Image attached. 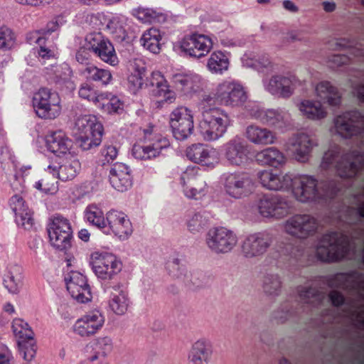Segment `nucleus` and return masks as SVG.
Segmentation results:
<instances>
[{"instance_id": "nucleus-49", "label": "nucleus", "mask_w": 364, "mask_h": 364, "mask_svg": "<svg viewBox=\"0 0 364 364\" xmlns=\"http://www.w3.org/2000/svg\"><path fill=\"white\" fill-rule=\"evenodd\" d=\"M92 347L95 354L87 358L90 363L97 361L100 357L105 358L112 350V341L108 336L99 337L92 341Z\"/></svg>"}, {"instance_id": "nucleus-33", "label": "nucleus", "mask_w": 364, "mask_h": 364, "mask_svg": "<svg viewBox=\"0 0 364 364\" xmlns=\"http://www.w3.org/2000/svg\"><path fill=\"white\" fill-rule=\"evenodd\" d=\"M213 355V348L210 343L205 339L196 341L188 353L190 364L208 363Z\"/></svg>"}, {"instance_id": "nucleus-3", "label": "nucleus", "mask_w": 364, "mask_h": 364, "mask_svg": "<svg viewBox=\"0 0 364 364\" xmlns=\"http://www.w3.org/2000/svg\"><path fill=\"white\" fill-rule=\"evenodd\" d=\"M350 247V240L346 235L331 231L321 237L316 247V255L321 262H340L348 256Z\"/></svg>"}, {"instance_id": "nucleus-42", "label": "nucleus", "mask_w": 364, "mask_h": 364, "mask_svg": "<svg viewBox=\"0 0 364 364\" xmlns=\"http://www.w3.org/2000/svg\"><path fill=\"white\" fill-rule=\"evenodd\" d=\"M299 109L304 116L311 120H320L327 115V112L319 101L304 100L300 102Z\"/></svg>"}, {"instance_id": "nucleus-28", "label": "nucleus", "mask_w": 364, "mask_h": 364, "mask_svg": "<svg viewBox=\"0 0 364 364\" xmlns=\"http://www.w3.org/2000/svg\"><path fill=\"white\" fill-rule=\"evenodd\" d=\"M106 291L109 293V306L117 315L124 314L129 306V299L127 291L119 283L107 287Z\"/></svg>"}, {"instance_id": "nucleus-64", "label": "nucleus", "mask_w": 364, "mask_h": 364, "mask_svg": "<svg viewBox=\"0 0 364 364\" xmlns=\"http://www.w3.org/2000/svg\"><path fill=\"white\" fill-rule=\"evenodd\" d=\"M332 305L335 307H339L344 304L346 299L343 294L336 290H332L328 294Z\"/></svg>"}, {"instance_id": "nucleus-19", "label": "nucleus", "mask_w": 364, "mask_h": 364, "mask_svg": "<svg viewBox=\"0 0 364 364\" xmlns=\"http://www.w3.org/2000/svg\"><path fill=\"white\" fill-rule=\"evenodd\" d=\"M9 205L14 215V220L18 227L26 230L34 228L33 212L22 196L14 195L9 200Z\"/></svg>"}, {"instance_id": "nucleus-46", "label": "nucleus", "mask_w": 364, "mask_h": 364, "mask_svg": "<svg viewBox=\"0 0 364 364\" xmlns=\"http://www.w3.org/2000/svg\"><path fill=\"white\" fill-rule=\"evenodd\" d=\"M230 65L229 58L226 53L220 50L213 52L207 63V68L214 74H223L228 70Z\"/></svg>"}, {"instance_id": "nucleus-58", "label": "nucleus", "mask_w": 364, "mask_h": 364, "mask_svg": "<svg viewBox=\"0 0 364 364\" xmlns=\"http://www.w3.org/2000/svg\"><path fill=\"white\" fill-rule=\"evenodd\" d=\"M102 138V136L100 134L92 136L79 134V136L77 139V142L79 147L82 151H88L98 146L101 144Z\"/></svg>"}, {"instance_id": "nucleus-45", "label": "nucleus", "mask_w": 364, "mask_h": 364, "mask_svg": "<svg viewBox=\"0 0 364 364\" xmlns=\"http://www.w3.org/2000/svg\"><path fill=\"white\" fill-rule=\"evenodd\" d=\"M161 31L156 28H150L146 30L141 38V45L153 53H159L161 50Z\"/></svg>"}, {"instance_id": "nucleus-14", "label": "nucleus", "mask_w": 364, "mask_h": 364, "mask_svg": "<svg viewBox=\"0 0 364 364\" xmlns=\"http://www.w3.org/2000/svg\"><path fill=\"white\" fill-rule=\"evenodd\" d=\"M198 171L196 166H188L181 176L183 192L191 199L198 200L206 194V182Z\"/></svg>"}, {"instance_id": "nucleus-11", "label": "nucleus", "mask_w": 364, "mask_h": 364, "mask_svg": "<svg viewBox=\"0 0 364 364\" xmlns=\"http://www.w3.org/2000/svg\"><path fill=\"white\" fill-rule=\"evenodd\" d=\"M92 268L96 276L102 280H111L121 272L122 264L117 257L109 252L92 254Z\"/></svg>"}, {"instance_id": "nucleus-41", "label": "nucleus", "mask_w": 364, "mask_h": 364, "mask_svg": "<svg viewBox=\"0 0 364 364\" xmlns=\"http://www.w3.org/2000/svg\"><path fill=\"white\" fill-rule=\"evenodd\" d=\"M81 74L87 81L94 82L101 86H106L112 80V75L109 70L100 68L94 65H87Z\"/></svg>"}, {"instance_id": "nucleus-34", "label": "nucleus", "mask_w": 364, "mask_h": 364, "mask_svg": "<svg viewBox=\"0 0 364 364\" xmlns=\"http://www.w3.org/2000/svg\"><path fill=\"white\" fill-rule=\"evenodd\" d=\"M75 128L79 134L103 135L104 128L97 117L92 114H85L77 117Z\"/></svg>"}, {"instance_id": "nucleus-16", "label": "nucleus", "mask_w": 364, "mask_h": 364, "mask_svg": "<svg viewBox=\"0 0 364 364\" xmlns=\"http://www.w3.org/2000/svg\"><path fill=\"white\" fill-rule=\"evenodd\" d=\"M64 282L70 296L80 303L91 300L90 287L87 277L77 271L70 270L64 273Z\"/></svg>"}, {"instance_id": "nucleus-61", "label": "nucleus", "mask_w": 364, "mask_h": 364, "mask_svg": "<svg viewBox=\"0 0 364 364\" xmlns=\"http://www.w3.org/2000/svg\"><path fill=\"white\" fill-rule=\"evenodd\" d=\"M299 294L301 299L304 303H311L314 301L321 299L319 290L316 287H305L299 290Z\"/></svg>"}, {"instance_id": "nucleus-63", "label": "nucleus", "mask_w": 364, "mask_h": 364, "mask_svg": "<svg viewBox=\"0 0 364 364\" xmlns=\"http://www.w3.org/2000/svg\"><path fill=\"white\" fill-rule=\"evenodd\" d=\"M102 156L104 157V163L109 164L112 163L113 161L117 158L118 155V150L116 146L112 145L105 146L101 150Z\"/></svg>"}, {"instance_id": "nucleus-25", "label": "nucleus", "mask_w": 364, "mask_h": 364, "mask_svg": "<svg viewBox=\"0 0 364 364\" xmlns=\"http://www.w3.org/2000/svg\"><path fill=\"white\" fill-rule=\"evenodd\" d=\"M106 230H111L120 239H126L133 232L132 223L124 213L117 210H110L106 214Z\"/></svg>"}, {"instance_id": "nucleus-59", "label": "nucleus", "mask_w": 364, "mask_h": 364, "mask_svg": "<svg viewBox=\"0 0 364 364\" xmlns=\"http://www.w3.org/2000/svg\"><path fill=\"white\" fill-rule=\"evenodd\" d=\"M46 90L41 88L33 97V107L36 115L40 118L46 117Z\"/></svg>"}, {"instance_id": "nucleus-60", "label": "nucleus", "mask_w": 364, "mask_h": 364, "mask_svg": "<svg viewBox=\"0 0 364 364\" xmlns=\"http://www.w3.org/2000/svg\"><path fill=\"white\" fill-rule=\"evenodd\" d=\"M281 281L277 274H268L264 279V291L269 294L277 295L281 289Z\"/></svg>"}, {"instance_id": "nucleus-55", "label": "nucleus", "mask_w": 364, "mask_h": 364, "mask_svg": "<svg viewBox=\"0 0 364 364\" xmlns=\"http://www.w3.org/2000/svg\"><path fill=\"white\" fill-rule=\"evenodd\" d=\"M78 95L80 98L92 102L99 107L100 106V101L105 100L103 94H97L93 86L87 82L82 83L80 85Z\"/></svg>"}, {"instance_id": "nucleus-31", "label": "nucleus", "mask_w": 364, "mask_h": 364, "mask_svg": "<svg viewBox=\"0 0 364 364\" xmlns=\"http://www.w3.org/2000/svg\"><path fill=\"white\" fill-rule=\"evenodd\" d=\"M171 82L176 90L188 95L198 90L200 77L193 74L176 73L172 75Z\"/></svg>"}, {"instance_id": "nucleus-62", "label": "nucleus", "mask_w": 364, "mask_h": 364, "mask_svg": "<svg viewBox=\"0 0 364 364\" xmlns=\"http://www.w3.org/2000/svg\"><path fill=\"white\" fill-rule=\"evenodd\" d=\"M101 105L102 108H104L109 113H117L120 109H122L123 108L122 102L117 97H112L111 99L107 100L106 103L100 102V106Z\"/></svg>"}, {"instance_id": "nucleus-7", "label": "nucleus", "mask_w": 364, "mask_h": 364, "mask_svg": "<svg viewBox=\"0 0 364 364\" xmlns=\"http://www.w3.org/2000/svg\"><path fill=\"white\" fill-rule=\"evenodd\" d=\"M47 235L52 247L56 250H67L71 247L73 230L69 220L60 215L50 218Z\"/></svg>"}, {"instance_id": "nucleus-40", "label": "nucleus", "mask_w": 364, "mask_h": 364, "mask_svg": "<svg viewBox=\"0 0 364 364\" xmlns=\"http://www.w3.org/2000/svg\"><path fill=\"white\" fill-rule=\"evenodd\" d=\"M250 114L252 118L270 126L279 127L280 123L284 119L283 114L279 111L275 109L264 110L257 105H255L250 110Z\"/></svg>"}, {"instance_id": "nucleus-21", "label": "nucleus", "mask_w": 364, "mask_h": 364, "mask_svg": "<svg viewBox=\"0 0 364 364\" xmlns=\"http://www.w3.org/2000/svg\"><path fill=\"white\" fill-rule=\"evenodd\" d=\"M105 317L98 310L87 313L73 325V331L81 337H89L97 333L103 326Z\"/></svg>"}, {"instance_id": "nucleus-52", "label": "nucleus", "mask_w": 364, "mask_h": 364, "mask_svg": "<svg viewBox=\"0 0 364 364\" xmlns=\"http://www.w3.org/2000/svg\"><path fill=\"white\" fill-rule=\"evenodd\" d=\"M12 329L17 342L31 338L34 333L28 323L21 318H15L12 323Z\"/></svg>"}, {"instance_id": "nucleus-22", "label": "nucleus", "mask_w": 364, "mask_h": 364, "mask_svg": "<svg viewBox=\"0 0 364 364\" xmlns=\"http://www.w3.org/2000/svg\"><path fill=\"white\" fill-rule=\"evenodd\" d=\"M225 159L232 166H240L245 164L248 159L249 151L245 141L236 136L223 146Z\"/></svg>"}, {"instance_id": "nucleus-29", "label": "nucleus", "mask_w": 364, "mask_h": 364, "mask_svg": "<svg viewBox=\"0 0 364 364\" xmlns=\"http://www.w3.org/2000/svg\"><path fill=\"white\" fill-rule=\"evenodd\" d=\"M23 267L17 263H10L7 265L4 274L3 284L8 291L16 294L23 286Z\"/></svg>"}, {"instance_id": "nucleus-36", "label": "nucleus", "mask_w": 364, "mask_h": 364, "mask_svg": "<svg viewBox=\"0 0 364 364\" xmlns=\"http://www.w3.org/2000/svg\"><path fill=\"white\" fill-rule=\"evenodd\" d=\"M256 161L262 165L278 168L286 164L287 157L276 147L266 148L255 156Z\"/></svg>"}, {"instance_id": "nucleus-5", "label": "nucleus", "mask_w": 364, "mask_h": 364, "mask_svg": "<svg viewBox=\"0 0 364 364\" xmlns=\"http://www.w3.org/2000/svg\"><path fill=\"white\" fill-rule=\"evenodd\" d=\"M336 132L343 138L353 136L359 148H364V116L358 110H350L337 116L334 119Z\"/></svg>"}, {"instance_id": "nucleus-43", "label": "nucleus", "mask_w": 364, "mask_h": 364, "mask_svg": "<svg viewBox=\"0 0 364 364\" xmlns=\"http://www.w3.org/2000/svg\"><path fill=\"white\" fill-rule=\"evenodd\" d=\"M292 146L296 159L301 162L306 161L312 149V141L309 136L304 133L298 134Z\"/></svg>"}, {"instance_id": "nucleus-24", "label": "nucleus", "mask_w": 364, "mask_h": 364, "mask_svg": "<svg viewBox=\"0 0 364 364\" xmlns=\"http://www.w3.org/2000/svg\"><path fill=\"white\" fill-rule=\"evenodd\" d=\"M166 267L172 277L181 280L186 286L195 288L201 287L203 284L205 276L198 272H188L185 267L180 264V260L177 258L168 261Z\"/></svg>"}, {"instance_id": "nucleus-48", "label": "nucleus", "mask_w": 364, "mask_h": 364, "mask_svg": "<svg viewBox=\"0 0 364 364\" xmlns=\"http://www.w3.org/2000/svg\"><path fill=\"white\" fill-rule=\"evenodd\" d=\"M85 218L88 223L102 230L104 232H108L106 230L107 220L104 213L96 204H90L87 206L85 210Z\"/></svg>"}, {"instance_id": "nucleus-1", "label": "nucleus", "mask_w": 364, "mask_h": 364, "mask_svg": "<svg viewBox=\"0 0 364 364\" xmlns=\"http://www.w3.org/2000/svg\"><path fill=\"white\" fill-rule=\"evenodd\" d=\"M262 186L272 191L291 189L295 198L301 203L326 202L333 199L339 192L341 186L336 179L318 181L312 176H293L290 173L280 175L272 170H263L257 173Z\"/></svg>"}, {"instance_id": "nucleus-9", "label": "nucleus", "mask_w": 364, "mask_h": 364, "mask_svg": "<svg viewBox=\"0 0 364 364\" xmlns=\"http://www.w3.org/2000/svg\"><path fill=\"white\" fill-rule=\"evenodd\" d=\"M205 243L210 250L215 254L231 252L237 243V237L231 230L225 227L213 228L205 235Z\"/></svg>"}, {"instance_id": "nucleus-27", "label": "nucleus", "mask_w": 364, "mask_h": 364, "mask_svg": "<svg viewBox=\"0 0 364 364\" xmlns=\"http://www.w3.org/2000/svg\"><path fill=\"white\" fill-rule=\"evenodd\" d=\"M109 180L111 186L120 192L127 191L132 186L129 167L123 163H115L109 170Z\"/></svg>"}, {"instance_id": "nucleus-10", "label": "nucleus", "mask_w": 364, "mask_h": 364, "mask_svg": "<svg viewBox=\"0 0 364 364\" xmlns=\"http://www.w3.org/2000/svg\"><path fill=\"white\" fill-rule=\"evenodd\" d=\"M178 45L184 54L200 59L210 53L213 47V42L208 35L193 32L185 35L178 41Z\"/></svg>"}, {"instance_id": "nucleus-56", "label": "nucleus", "mask_w": 364, "mask_h": 364, "mask_svg": "<svg viewBox=\"0 0 364 364\" xmlns=\"http://www.w3.org/2000/svg\"><path fill=\"white\" fill-rule=\"evenodd\" d=\"M18 350L23 358L26 361H31L36 353V343L34 336L17 342Z\"/></svg>"}, {"instance_id": "nucleus-30", "label": "nucleus", "mask_w": 364, "mask_h": 364, "mask_svg": "<svg viewBox=\"0 0 364 364\" xmlns=\"http://www.w3.org/2000/svg\"><path fill=\"white\" fill-rule=\"evenodd\" d=\"M215 151L213 148L203 144H194L186 149V156L191 161L202 166H209L215 160Z\"/></svg>"}, {"instance_id": "nucleus-6", "label": "nucleus", "mask_w": 364, "mask_h": 364, "mask_svg": "<svg viewBox=\"0 0 364 364\" xmlns=\"http://www.w3.org/2000/svg\"><path fill=\"white\" fill-rule=\"evenodd\" d=\"M168 139L161 134H154L153 127L144 130V139L134 144L132 155L141 160H149L159 156L164 149L168 148Z\"/></svg>"}, {"instance_id": "nucleus-20", "label": "nucleus", "mask_w": 364, "mask_h": 364, "mask_svg": "<svg viewBox=\"0 0 364 364\" xmlns=\"http://www.w3.org/2000/svg\"><path fill=\"white\" fill-rule=\"evenodd\" d=\"M272 243L271 236L264 232L247 235L242 244V253L247 258L264 255Z\"/></svg>"}, {"instance_id": "nucleus-8", "label": "nucleus", "mask_w": 364, "mask_h": 364, "mask_svg": "<svg viewBox=\"0 0 364 364\" xmlns=\"http://www.w3.org/2000/svg\"><path fill=\"white\" fill-rule=\"evenodd\" d=\"M222 181L225 193L235 199L247 197L254 190L252 178L244 171L225 173L223 175Z\"/></svg>"}, {"instance_id": "nucleus-15", "label": "nucleus", "mask_w": 364, "mask_h": 364, "mask_svg": "<svg viewBox=\"0 0 364 364\" xmlns=\"http://www.w3.org/2000/svg\"><path fill=\"white\" fill-rule=\"evenodd\" d=\"M170 124L177 140L187 139L192 134L194 127L191 111L183 106L176 108L170 114Z\"/></svg>"}, {"instance_id": "nucleus-37", "label": "nucleus", "mask_w": 364, "mask_h": 364, "mask_svg": "<svg viewBox=\"0 0 364 364\" xmlns=\"http://www.w3.org/2000/svg\"><path fill=\"white\" fill-rule=\"evenodd\" d=\"M247 139L255 144L269 145L274 142V134L267 128L251 124L246 129Z\"/></svg>"}, {"instance_id": "nucleus-12", "label": "nucleus", "mask_w": 364, "mask_h": 364, "mask_svg": "<svg viewBox=\"0 0 364 364\" xmlns=\"http://www.w3.org/2000/svg\"><path fill=\"white\" fill-rule=\"evenodd\" d=\"M292 207L286 197L279 194H265L258 201L259 213L266 218H282L287 215Z\"/></svg>"}, {"instance_id": "nucleus-53", "label": "nucleus", "mask_w": 364, "mask_h": 364, "mask_svg": "<svg viewBox=\"0 0 364 364\" xmlns=\"http://www.w3.org/2000/svg\"><path fill=\"white\" fill-rule=\"evenodd\" d=\"M134 16L142 23H159L166 20L164 14L149 9L139 8L134 11Z\"/></svg>"}, {"instance_id": "nucleus-44", "label": "nucleus", "mask_w": 364, "mask_h": 364, "mask_svg": "<svg viewBox=\"0 0 364 364\" xmlns=\"http://www.w3.org/2000/svg\"><path fill=\"white\" fill-rule=\"evenodd\" d=\"M133 71L128 77V87L131 92L136 93L142 88L144 77H145L146 68L141 60L135 59L132 64Z\"/></svg>"}, {"instance_id": "nucleus-57", "label": "nucleus", "mask_w": 364, "mask_h": 364, "mask_svg": "<svg viewBox=\"0 0 364 364\" xmlns=\"http://www.w3.org/2000/svg\"><path fill=\"white\" fill-rule=\"evenodd\" d=\"M16 43V37L14 31L7 26L0 28V50H9L13 48Z\"/></svg>"}, {"instance_id": "nucleus-13", "label": "nucleus", "mask_w": 364, "mask_h": 364, "mask_svg": "<svg viewBox=\"0 0 364 364\" xmlns=\"http://www.w3.org/2000/svg\"><path fill=\"white\" fill-rule=\"evenodd\" d=\"M85 40L88 50L97 58L110 65H116L118 63V58L112 43L101 33H90L87 36Z\"/></svg>"}, {"instance_id": "nucleus-32", "label": "nucleus", "mask_w": 364, "mask_h": 364, "mask_svg": "<svg viewBox=\"0 0 364 364\" xmlns=\"http://www.w3.org/2000/svg\"><path fill=\"white\" fill-rule=\"evenodd\" d=\"M80 163L77 159L66 162L60 166L49 165L47 166V176L48 174L52 175L53 179L61 181L72 180L80 170Z\"/></svg>"}, {"instance_id": "nucleus-4", "label": "nucleus", "mask_w": 364, "mask_h": 364, "mask_svg": "<svg viewBox=\"0 0 364 364\" xmlns=\"http://www.w3.org/2000/svg\"><path fill=\"white\" fill-rule=\"evenodd\" d=\"M230 126L228 114L218 107L207 108L202 112L199 132L205 141H216L223 137Z\"/></svg>"}, {"instance_id": "nucleus-39", "label": "nucleus", "mask_w": 364, "mask_h": 364, "mask_svg": "<svg viewBox=\"0 0 364 364\" xmlns=\"http://www.w3.org/2000/svg\"><path fill=\"white\" fill-rule=\"evenodd\" d=\"M70 73V68L66 63L51 65L50 68H47V82L50 85H54L57 89H61L68 80Z\"/></svg>"}, {"instance_id": "nucleus-17", "label": "nucleus", "mask_w": 364, "mask_h": 364, "mask_svg": "<svg viewBox=\"0 0 364 364\" xmlns=\"http://www.w3.org/2000/svg\"><path fill=\"white\" fill-rule=\"evenodd\" d=\"M316 219L308 214H296L290 217L285 223L286 232L299 238H306L317 230Z\"/></svg>"}, {"instance_id": "nucleus-2", "label": "nucleus", "mask_w": 364, "mask_h": 364, "mask_svg": "<svg viewBox=\"0 0 364 364\" xmlns=\"http://www.w3.org/2000/svg\"><path fill=\"white\" fill-rule=\"evenodd\" d=\"M363 167L364 155L360 151L343 153L339 146H334L325 152L321 164L322 169L344 178L355 177Z\"/></svg>"}, {"instance_id": "nucleus-54", "label": "nucleus", "mask_w": 364, "mask_h": 364, "mask_svg": "<svg viewBox=\"0 0 364 364\" xmlns=\"http://www.w3.org/2000/svg\"><path fill=\"white\" fill-rule=\"evenodd\" d=\"M208 219L205 213H195L186 221L188 230L192 233L200 232L208 225Z\"/></svg>"}, {"instance_id": "nucleus-38", "label": "nucleus", "mask_w": 364, "mask_h": 364, "mask_svg": "<svg viewBox=\"0 0 364 364\" xmlns=\"http://www.w3.org/2000/svg\"><path fill=\"white\" fill-rule=\"evenodd\" d=\"M70 140L62 130L47 135V150L57 155L66 154L70 146Z\"/></svg>"}, {"instance_id": "nucleus-26", "label": "nucleus", "mask_w": 364, "mask_h": 364, "mask_svg": "<svg viewBox=\"0 0 364 364\" xmlns=\"http://www.w3.org/2000/svg\"><path fill=\"white\" fill-rule=\"evenodd\" d=\"M150 84L153 87L151 95L162 98L157 102V107H161L163 103L171 104L175 101V92L170 89L167 80L160 72L154 71L151 73Z\"/></svg>"}, {"instance_id": "nucleus-18", "label": "nucleus", "mask_w": 364, "mask_h": 364, "mask_svg": "<svg viewBox=\"0 0 364 364\" xmlns=\"http://www.w3.org/2000/svg\"><path fill=\"white\" fill-rule=\"evenodd\" d=\"M244 87L234 81H224L218 85L219 105L238 107L247 100Z\"/></svg>"}, {"instance_id": "nucleus-50", "label": "nucleus", "mask_w": 364, "mask_h": 364, "mask_svg": "<svg viewBox=\"0 0 364 364\" xmlns=\"http://www.w3.org/2000/svg\"><path fill=\"white\" fill-rule=\"evenodd\" d=\"M350 278L353 279L355 282H358V288L364 289V274L356 271L347 273H337L330 279L329 284L331 286L341 287L346 284Z\"/></svg>"}, {"instance_id": "nucleus-47", "label": "nucleus", "mask_w": 364, "mask_h": 364, "mask_svg": "<svg viewBox=\"0 0 364 364\" xmlns=\"http://www.w3.org/2000/svg\"><path fill=\"white\" fill-rule=\"evenodd\" d=\"M242 63L245 67L252 68L259 73H267L273 70V64L266 54L253 57L245 55Z\"/></svg>"}, {"instance_id": "nucleus-51", "label": "nucleus", "mask_w": 364, "mask_h": 364, "mask_svg": "<svg viewBox=\"0 0 364 364\" xmlns=\"http://www.w3.org/2000/svg\"><path fill=\"white\" fill-rule=\"evenodd\" d=\"M27 42L31 47V52L36 56L44 58L46 56L45 33L36 31L27 36Z\"/></svg>"}, {"instance_id": "nucleus-23", "label": "nucleus", "mask_w": 364, "mask_h": 364, "mask_svg": "<svg viewBox=\"0 0 364 364\" xmlns=\"http://www.w3.org/2000/svg\"><path fill=\"white\" fill-rule=\"evenodd\" d=\"M296 82L295 76L274 75L264 84L265 90L270 94L287 99L293 95Z\"/></svg>"}, {"instance_id": "nucleus-35", "label": "nucleus", "mask_w": 364, "mask_h": 364, "mask_svg": "<svg viewBox=\"0 0 364 364\" xmlns=\"http://www.w3.org/2000/svg\"><path fill=\"white\" fill-rule=\"evenodd\" d=\"M315 90L316 95L330 106H338L341 102V93L329 81L320 82L316 85Z\"/></svg>"}]
</instances>
